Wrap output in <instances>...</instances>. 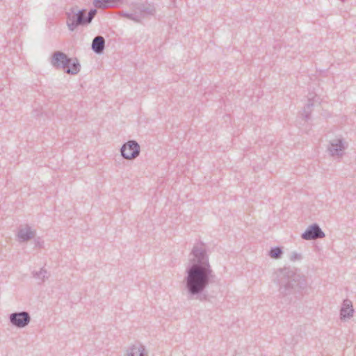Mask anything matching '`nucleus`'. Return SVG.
I'll list each match as a JSON object with an SVG mask.
<instances>
[{
    "mask_svg": "<svg viewBox=\"0 0 356 356\" xmlns=\"http://www.w3.org/2000/svg\"><path fill=\"white\" fill-rule=\"evenodd\" d=\"M122 155L127 159H132L139 154V146L134 141H129L122 148Z\"/></svg>",
    "mask_w": 356,
    "mask_h": 356,
    "instance_id": "obj_2",
    "label": "nucleus"
},
{
    "mask_svg": "<svg viewBox=\"0 0 356 356\" xmlns=\"http://www.w3.org/2000/svg\"><path fill=\"white\" fill-rule=\"evenodd\" d=\"M96 11L95 10H90L89 13V17L87 21L88 23L90 22L92 17L95 16Z\"/></svg>",
    "mask_w": 356,
    "mask_h": 356,
    "instance_id": "obj_12",
    "label": "nucleus"
},
{
    "mask_svg": "<svg viewBox=\"0 0 356 356\" xmlns=\"http://www.w3.org/2000/svg\"><path fill=\"white\" fill-rule=\"evenodd\" d=\"M280 254H281V250L278 248L273 249L270 251V256L273 258H277L280 255Z\"/></svg>",
    "mask_w": 356,
    "mask_h": 356,
    "instance_id": "obj_10",
    "label": "nucleus"
},
{
    "mask_svg": "<svg viewBox=\"0 0 356 356\" xmlns=\"http://www.w3.org/2000/svg\"><path fill=\"white\" fill-rule=\"evenodd\" d=\"M20 236H21V238H24V239L29 238V236L25 237V236L23 235L22 232H21V233H20Z\"/></svg>",
    "mask_w": 356,
    "mask_h": 356,
    "instance_id": "obj_13",
    "label": "nucleus"
},
{
    "mask_svg": "<svg viewBox=\"0 0 356 356\" xmlns=\"http://www.w3.org/2000/svg\"><path fill=\"white\" fill-rule=\"evenodd\" d=\"M104 46V40L102 37H97L94 39L92 42V49L97 51L100 52L103 49Z\"/></svg>",
    "mask_w": 356,
    "mask_h": 356,
    "instance_id": "obj_8",
    "label": "nucleus"
},
{
    "mask_svg": "<svg viewBox=\"0 0 356 356\" xmlns=\"http://www.w3.org/2000/svg\"><path fill=\"white\" fill-rule=\"evenodd\" d=\"M11 321L18 327H24L29 321V316L26 312L15 314L11 316Z\"/></svg>",
    "mask_w": 356,
    "mask_h": 356,
    "instance_id": "obj_3",
    "label": "nucleus"
},
{
    "mask_svg": "<svg viewBox=\"0 0 356 356\" xmlns=\"http://www.w3.org/2000/svg\"><path fill=\"white\" fill-rule=\"evenodd\" d=\"M353 310L351 303L349 301H345L343 307L341 309V315L342 318L349 317L352 315Z\"/></svg>",
    "mask_w": 356,
    "mask_h": 356,
    "instance_id": "obj_6",
    "label": "nucleus"
},
{
    "mask_svg": "<svg viewBox=\"0 0 356 356\" xmlns=\"http://www.w3.org/2000/svg\"><path fill=\"white\" fill-rule=\"evenodd\" d=\"M82 15H83V12H80L79 13V17H78V19L76 22V23L74 24H70L69 22H67V24H68V26L69 28L71 29V30H73L74 28L78 25L79 24H81V23H83L84 22V21L83 20V17H82Z\"/></svg>",
    "mask_w": 356,
    "mask_h": 356,
    "instance_id": "obj_9",
    "label": "nucleus"
},
{
    "mask_svg": "<svg viewBox=\"0 0 356 356\" xmlns=\"http://www.w3.org/2000/svg\"><path fill=\"white\" fill-rule=\"evenodd\" d=\"M67 73L76 74L79 71V65L74 60H70V63L65 67Z\"/></svg>",
    "mask_w": 356,
    "mask_h": 356,
    "instance_id": "obj_7",
    "label": "nucleus"
},
{
    "mask_svg": "<svg viewBox=\"0 0 356 356\" xmlns=\"http://www.w3.org/2000/svg\"><path fill=\"white\" fill-rule=\"evenodd\" d=\"M207 264L204 262L200 266H193L188 278V285L192 293H197L204 288L207 283Z\"/></svg>",
    "mask_w": 356,
    "mask_h": 356,
    "instance_id": "obj_1",
    "label": "nucleus"
},
{
    "mask_svg": "<svg viewBox=\"0 0 356 356\" xmlns=\"http://www.w3.org/2000/svg\"><path fill=\"white\" fill-rule=\"evenodd\" d=\"M95 6L98 7H105L106 6V0H96Z\"/></svg>",
    "mask_w": 356,
    "mask_h": 356,
    "instance_id": "obj_11",
    "label": "nucleus"
},
{
    "mask_svg": "<svg viewBox=\"0 0 356 356\" xmlns=\"http://www.w3.org/2000/svg\"><path fill=\"white\" fill-rule=\"evenodd\" d=\"M52 64L54 66L59 67L63 65L64 68L70 63V59H67L66 56L62 53H56L52 58Z\"/></svg>",
    "mask_w": 356,
    "mask_h": 356,
    "instance_id": "obj_5",
    "label": "nucleus"
},
{
    "mask_svg": "<svg viewBox=\"0 0 356 356\" xmlns=\"http://www.w3.org/2000/svg\"><path fill=\"white\" fill-rule=\"evenodd\" d=\"M324 234L321 231L319 227L316 225H314L308 228L303 234L302 237L305 239H313L316 237H323Z\"/></svg>",
    "mask_w": 356,
    "mask_h": 356,
    "instance_id": "obj_4",
    "label": "nucleus"
}]
</instances>
